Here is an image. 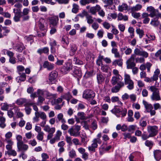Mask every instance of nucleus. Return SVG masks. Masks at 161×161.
Masks as SVG:
<instances>
[{
	"label": "nucleus",
	"mask_w": 161,
	"mask_h": 161,
	"mask_svg": "<svg viewBox=\"0 0 161 161\" xmlns=\"http://www.w3.org/2000/svg\"><path fill=\"white\" fill-rule=\"evenodd\" d=\"M13 10V12L14 14L13 18V19L14 22H17L20 21L21 18V21L22 22L29 20L30 18V16L29 15L30 11L29 8H24L22 12L19 9L14 8Z\"/></svg>",
	"instance_id": "1"
},
{
	"label": "nucleus",
	"mask_w": 161,
	"mask_h": 161,
	"mask_svg": "<svg viewBox=\"0 0 161 161\" xmlns=\"http://www.w3.org/2000/svg\"><path fill=\"white\" fill-rule=\"evenodd\" d=\"M148 89L153 92L151 98L152 100L158 101L160 100L159 91L158 89L155 86H149L147 87Z\"/></svg>",
	"instance_id": "2"
},
{
	"label": "nucleus",
	"mask_w": 161,
	"mask_h": 161,
	"mask_svg": "<svg viewBox=\"0 0 161 161\" xmlns=\"http://www.w3.org/2000/svg\"><path fill=\"white\" fill-rule=\"evenodd\" d=\"M147 10L150 13L149 16L153 18L155 16L157 17H160L161 18V14L158 12V10L154 9L153 7L152 6H149L147 7Z\"/></svg>",
	"instance_id": "3"
},
{
	"label": "nucleus",
	"mask_w": 161,
	"mask_h": 161,
	"mask_svg": "<svg viewBox=\"0 0 161 161\" xmlns=\"http://www.w3.org/2000/svg\"><path fill=\"white\" fill-rule=\"evenodd\" d=\"M125 83V85H128L127 87L129 90H132L134 88V83L131 80L129 75L125 74L124 76Z\"/></svg>",
	"instance_id": "4"
},
{
	"label": "nucleus",
	"mask_w": 161,
	"mask_h": 161,
	"mask_svg": "<svg viewBox=\"0 0 161 161\" xmlns=\"http://www.w3.org/2000/svg\"><path fill=\"white\" fill-rule=\"evenodd\" d=\"M72 64L70 62L66 63L61 68V72L64 74L68 73L72 69Z\"/></svg>",
	"instance_id": "5"
},
{
	"label": "nucleus",
	"mask_w": 161,
	"mask_h": 161,
	"mask_svg": "<svg viewBox=\"0 0 161 161\" xmlns=\"http://www.w3.org/2000/svg\"><path fill=\"white\" fill-rule=\"evenodd\" d=\"M147 131L151 137L156 135L158 133V127L157 126H148L147 127Z\"/></svg>",
	"instance_id": "6"
},
{
	"label": "nucleus",
	"mask_w": 161,
	"mask_h": 161,
	"mask_svg": "<svg viewBox=\"0 0 161 161\" xmlns=\"http://www.w3.org/2000/svg\"><path fill=\"white\" fill-rule=\"evenodd\" d=\"M135 55L134 54H132L131 55L130 57L127 60L126 62L127 65V69H132L136 66V64L135 63Z\"/></svg>",
	"instance_id": "7"
},
{
	"label": "nucleus",
	"mask_w": 161,
	"mask_h": 161,
	"mask_svg": "<svg viewBox=\"0 0 161 161\" xmlns=\"http://www.w3.org/2000/svg\"><path fill=\"white\" fill-rule=\"evenodd\" d=\"M58 75L57 72L55 71H53L50 73L48 77L49 83L51 84L55 83Z\"/></svg>",
	"instance_id": "8"
},
{
	"label": "nucleus",
	"mask_w": 161,
	"mask_h": 161,
	"mask_svg": "<svg viewBox=\"0 0 161 161\" xmlns=\"http://www.w3.org/2000/svg\"><path fill=\"white\" fill-rule=\"evenodd\" d=\"M40 118L42 120L46 119L47 115L44 112H39L33 118V122H38L39 121V118Z\"/></svg>",
	"instance_id": "9"
},
{
	"label": "nucleus",
	"mask_w": 161,
	"mask_h": 161,
	"mask_svg": "<svg viewBox=\"0 0 161 161\" xmlns=\"http://www.w3.org/2000/svg\"><path fill=\"white\" fill-rule=\"evenodd\" d=\"M95 96L94 92L92 90L89 89L85 91L83 94V98L86 99L93 98Z\"/></svg>",
	"instance_id": "10"
},
{
	"label": "nucleus",
	"mask_w": 161,
	"mask_h": 161,
	"mask_svg": "<svg viewBox=\"0 0 161 161\" xmlns=\"http://www.w3.org/2000/svg\"><path fill=\"white\" fill-rule=\"evenodd\" d=\"M134 53L135 56L136 55L142 56L145 58L148 57L149 54L146 52L143 51L142 49L140 50L138 48H136L134 50Z\"/></svg>",
	"instance_id": "11"
},
{
	"label": "nucleus",
	"mask_w": 161,
	"mask_h": 161,
	"mask_svg": "<svg viewBox=\"0 0 161 161\" xmlns=\"http://www.w3.org/2000/svg\"><path fill=\"white\" fill-rule=\"evenodd\" d=\"M17 151L19 152L22 151L25 152L27 151L28 148V146L27 144H25L23 142L17 143Z\"/></svg>",
	"instance_id": "12"
},
{
	"label": "nucleus",
	"mask_w": 161,
	"mask_h": 161,
	"mask_svg": "<svg viewBox=\"0 0 161 161\" xmlns=\"http://www.w3.org/2000/svg\"><path fill=\"white\" fill-rule=\"evenodd\" d=\"M92 143L91 146L88 147V149L90 151H95V148L97 147V143L100 144V141L99 139H93L92 141Z\"/></svg>",
	"instance_id": "13"
},
{
	"label": "nucleus",
	"mask_w": 161,
	"mask_h": 161,
	"mask_svg": "<svg viewBox=\"0 0 161 161\" xmlns=\"http://www.w3.org/2000/svg\"><path fill=\"white\" fill-rule=\"evenodd\" d=\"M124 83L123 82L120 81L117 83V85L115 86L112 87L111 89V92L113 93H116L118 92L120 89L124 86Z\"/></svg>",
	"instance_id": "14"
},
{
	"label": "nucleus",
	"mask_w": 161,
	"mask_h": 161,
	"mask_svg": "<svg viewBox=\"0 0 161 161\" xmlns=\"http://www.w3.org/2000/svg\"><path fill=\"white\" fill-rule=\"evenodd\" d=\"M122 78L120 75L117 76H114L112 77L111 82L113 85H114L116 83L119 82L121 81Z\"/></svg>",
	"instance_id": "15"
},
{
	"label": "nucleus",
	"mask_w": 161,
	"mask_h": 161,
	"mask_svg": "<svg viewBox=\"0 0 161 161\" xmlns=\"http://www.w3.org/2000/svg\"><path fill=\"white\" fill-rule=\"evenodd\" d=\"M72 75L74 76L77 78L78 80L81 77V72L80 69H75L73 70Z\"/></svg>",
	"instance_id": "16"
},
{
	"label": "nucleus",
	"mask_w": 161,
	"mask_h": 161,
	"mask_svg": "<svg viewBox=\"0 0 161 161\" xmlns=\"http://www.w3.org/2000/svg\"><path fill=\"white\" fill-rule=\"evenodd\" d=\"M98 3V0H80V3L82 5H85L90 3L94 4Z\"/></svg>",
	"instance_id": "17"
},
{
	"label": "nucleus",
	"mask_w": 161,
	"mask_h": 161,
	"mask_svg": "<svg viewBox=\"0 0 161 161\" xmlns=\"http://www.w3.org/2000/svg\"><path fill=\"white\" fill-rule=\"evenodd\" d=\"M58 20L59 19L58 16H55L50 19L49 21L50 24L52 25L53 26H55L57 25Z\"/></svg>",
	"instance_id": "18"
},
{
	"label": "nucleus",
	"mask_w": 161,
	"mask_h": 161,
	"mask_svg": "<svg viewBox=\"0 0 161 161\" xmlns=\"http://www.w3.org/2000/svg\"><path fill=\"white\" fill-rule=\"evenodd\" d=\"M54 64L48 62V61H45L43 64V67L44 68H47L48 70H51L54 68Z\"/></svg>",
	"instance_id": "19"
},
{
	"label": "nucleus",
	"mask_w": 161,
	"mask_h": 161,
	"mask_svg": "<svg viewBox=\"0 0 161 161\" xmlns=\"http://www.w3.org/2000/svg\"><path fill=\"white\" fill-rule=\"evenodd\" d=\"M68 132L69 133L70 136L77 137L79 136L80 135V132H78L73 128L71 127L69 128Z\"/></svg>",
	"instance_id": "20"
},
{
	"label": "nucleus",
	"mask_w": 161,
	"mask_h": 161,
	"mask_svg": "<svg viewBox=\"0 0 161 161\" xmlns=\"http://www.w3.org/2000/svg\"><path fill=\"white\" fill-rule=\"evenodd\" d=\"M142 103L147 112H149L151 110L153 109V106L151 104L148 103L145 100H143Z\"/></svg>",
	"instance_id": "21"
},
{
	"label": "nucleus",
	"mask_w": 161,
	"mask_h": 161,
	"mask_svg": "<svg viewBox=\"0 0 161 161\" xmlns=\"http://www.w3.org/2000/svg\"><path fill=\"white\" fill-rule=\"evenodd\" d=\"M65 143L63 141H61L59 142L58 144V146L59 147L58 150L59 153L61 154L62 153L65 151V149L64 146L65 145Z\"/></svg>",
	"instance_id": "22"
},
{
	"label": "nucleus",
	"mask_w": 161,
	"mask_h": 161,
	"mask_svg": "<svg viewBox=\"0 0 161 161\" xmlns=\"http://www.w3.org/2000/svg\"><path fill=\"white\" fill-rule=\"evenodd\" d=\"M77 115L79 117V118H77L75 117V119L76 121H79V119L81 120L86 119L88 118H89L90 117H86L85 116V113L83 112H78L77 114Z\"/></svg>",
	"instance_id": "23"
},
{
	"label": "nucleus",
	"mask_w": 161,
	"mask_h": 161,
	"mask_svg": "<svg viewBox=\"0 0 161 161\" xmlns=\"http://www.w3.org/2000/svg\"><path fill=\"white\" fill-rule=\"evenodd\" d=\"M160 74V70L157 69L154 72V74L153 76L151 77V79L152 81H156L158 79V75Z\"/></svg>",
	"instance_id": "24"
},
{
	"label": "nucleus",
	"mask_w": 161,
	"mask_h": 161,
	"mask_svg": "<svg viewBox=\"0 0 161 161\" xmlns=\"http://www.w3.org/2000/svg\"><path fill=\"white\" fill-rule=\"evenodd\" d=\"M154 157L157 161H159L161 159V151L157 150L154 152Z\"/></svg>",
	"instance_id": "25"
},
{
	"label": "nucleus",
	"mask_w": 161,
	"mask_h": 161,
	"mask_svg": "<svg viewBox=\"0 0 161 161\" xmlns=\"http://www.w3.org/2000/svg\"><path fill=\"white\" fill-rule=\"evenodd\" d=\"M101 9L99 5H97L95 7H92L90 8V11L92 14H95L97 11H98Z\"/></svg>",
	"instance_id": "26"
},
{
	"label": "nucleus",
	"mask_w": 161,
	"mask_h": 161,
	"mask_svg": "<svg viewBox=\"0 0 161 161\" xmlns=\"http://www.w3.org/2000/svg\"><path fill=\"white\" fill-rule=\"evenodd\" d=\"M70 54L73 55L77 50V47L76 44H72L70 45Z\"/></svg>",
	"instance_id": "27"
},
{
	"label": "nucleus",
	"mask_w": 161,
	"mask_h": 161,
	"mask_svg": "<svg viewBox=\"0 0 161 161\" xmlns=\"http://www.w3.org/2000/svg\"><path fill=\"white\" fill-rule=\"evenodd\" d=\"M44 130L48 133H54L55 131V127L50 128L49 126L47 125L44 126Z\"/></svg>",
	"instance_id": "28"
},
{
	"label": "nucleus",
	"mask_w": 161,
	"mask_h": 161,
	"mask_svg": "<svg viewBox=\"0 0 161 161\" xmlns=\"http://www.w3.org/2000/svg\"><path fill=\"white\" fill-rule=\"evenodd\" d=\"M45 23V20L43 19H40L39 23V26L41 31H44L46 30L45 26L44 25V23Z\"/></svg>",
	"instance_id": "29"
},
{
	"label": "nucleus",
	"mask_w": 161,
	"mask_h": 161,
	"mask_svg": "<svg viewBox=\"0 0 161 161\" xmlns=\"http://www.w3.org/2000/svg\"><path fill=\"white\" fill-rule=\"evenodd\" d=\"M159 17H156L155 18L152 19L150 24L154 27H157L159 24V21L158 20Z\"/></svg>",
	"instance_id": "30"
},
{
	"label": "nucleus",
	"mask_w": 161,
	"mask_h": 161,
	"mask_svg": "<svg viewBox=\"0 0 161 161\" xmlns=\"http://www.w3.org/2000/svg\"><path fill=\"white\" fill-rule=\"evenodd\" d=\"M112 65L115 67L117 65L122 67L123 64L122 60L121 59H116L113 61L112 63Z\"/></svg>",
	"instance_id": "31"
},
{
	"label": "nucleus",
	"mask_w": 161,
	"mask_h": 161,
	"mask_svg": "<svg viewBox=\"0 0 161 161\" xmlns=\"http://www.w3.org/2000/svg\"><path fill=\"white\" fill-rule=\"evenodd\" d=\"M142 8V5L140 4H136L130 8V12H136L140 10Z\"/></svg>",
	"instance_id": "32"
},
{
	"label": "nucleus",
	"mask_w": 161,
	"mask_h": 161,
	"mask_svg": "<svg viewBox=\"0 0 161 161\" xmlns=\"http://www.w3.org/2000/svg\"><path fill=\"white\" fill-rule=\"evenodd\" d=\"M72 96L69 92H67L64 93L62 94L61 96V97H62L63 99H66L68 101L72 98Z\"/></svg>",
	"instance_id": "33"
},
{
	"label": "nucleus",
	"mask_w": 161,
	"mask_h": 161,
	"mask_svg": "<svg viewBox=\"0 0 161 161\" xmlns=\"http://www.w3.org/2000/svg\"><path fill=\"white\" fill-rule=\"evenodd\" d=\"M118 20L124 21H127L128 20V17L127 16L125 15H123L121 13H119L118 15Z\"/></svg>",
	"instance_id": "34"
},
{
	"label": "nucleus",
	"mask_w": 161,
	"mask_h": 161,
	"mask_svg": "<svg viewBox=\"0 0 161 161\" xmlns=\"http://www.w3.org/2000/svg\"><path fill=\"white\" fill-rule=\"evenodd\" d=\"M112 53L114 54L115 58H119L120 57V55L119 52L118 51V50L117 48L113 47L111 50Z\"/></svg>",
	"instance_id": "35"
},
{
	"label": "nucleus",
	"mask_w": 161,
	"mask_h": 161,
	"mask_svg": "<svg viewBox=\"0 0 161 161\" xmlns=\"http://www.w3.org/2000/svg\"><path fill=\"white\" fill-rule=\"evenodd\" d=\"M97 79L98 83L101 84L104 81L105 78L101 74H98L97 75Z\"/></svg>",
	"instance_id": "36"
},
{
	"label": "nucleus",
	"mask_w": 161,
	"mask_h": 161,
	"mask_svg": "<svg viewBox=\"0 0 161 161\" xmlns=\"http://www.w3.org/2000/svg\"><path fill=\"white\" fill-rule=\"evenodd\" d=\"M37 52L40 54L42 53H47L49 52V49L47 47H44L43 48L39 49Z\"/></svg>",
	"instance_id": "37"
},
{
	"label": "nucleus",
	"mask_w": 161,
	"mask_h": 161,
	"mask_svg": "<svg viewBox=\"0 0 161 161\" xmlns=\"http://www.w3.org/2000/svg\"><path fill=\"white\" fill-rule=\"evenodd\" d=\"M63 114L62 113H59L57 115V118L58 121H60L61 123H66V121L64 118H63Z\"/></svg>",
	"instance_id": "38"
},
{
	"label": "nucleus",
	"mask_w": 161,
	"mask_h": 161,
	"mask_svg": "<svg viewBox=\"0 0 161 161\" xmlns=\"http://www.w3.org/2000/svg\"><path fill=\"white\" fill-rule=\"evenodd\" d=\"M79 9V6L75 3L73 4V8L72 9V13L76 14L78 12Z\"/></svg>",
	"instance_id": "39"
},
{
	"label": "nucleus",
	"mask_w": 161,
	"mask_h": 161,
	"mask_svg": "<svg viewBox=\"0 0 161 161\" xmlns=\"http://www.w3.org/2000/svg\"><path fill=\"white\" fill-rule=\"evenodd\" d=\"M128 6L126 4H122L121 5L119 6L118 7V10L120 11H122L124 10H126L127 9Z\"/></svg>",
	"instance_id": "40"
},
{
	"label": "nucleus",
	"mask_w": 161,
	"mask_h": 161,
	"mask_svg": "<svg viewBox=\"0 0 161 161\" xmlns=\"http://www.w3.org/2000/svg\"><path fill=\"white\" fill-rule=\"evenodd\" d=\"M26 102V100L24 98H19L17 100L16 103L19 105H21Z\"/></svg>",
	"instance_id": "41"
},
{
	"label": "nucleus",
	"mask_w": 161,
	"mask_h": 161,
	"mask_svg": "<svg viewBox=\"0 0 161 161\" xmlns=\"http://www.w3.org/2000/svg\"><path fill=\"white\" fill-rule=\"evenodd\" d=\"M61 42L63 44H66L67 45H68L69 43L68 38L65 36H64L62 37Z\"/></svg>",
	"instance_id": "42"
},
{
	"label": "nucleus",
	"mask_w": 161,
	"mask_h": 161,
	"mask_svg": "<svg viewBox=\"0 0 161 161\" xmlns=\"http://www.w3.org/2000/svg\"><path fill=\"white\" fill-rule=\"evenodd\" d=\"M44 133L43 132L38 133L36 136V138L39 141H42L43 139Z\"/></svg>",
	"instance_id": "43"
},
{
	"label": "nucleus",
	"mask_w": 161,
	"mask_h": 161,
	"mask_svg": "<svg viewBox=\"0 0 161 161\" xmlns=\"http://www.w3.org/2000/svg\"><path fill=\"white\" fill-rule=\"evenodd\" d=\"M19 80L24 81L26 79V75L24 73H22L19 77H18L17 78Z\"/></svg>",
	"instance_id": "44"
},
{
	"label": "nucleus",
	"mask_w": 161,
	"mask_h": 161,
	"mask_svg": "<svg viewBox=\"0 0 161 161\" xmlns=\"http://www.w3.org/2000/svg\"><path fill=\"white\" fill-rule=\"evenodd\" d=\"M136 127V125H131L129 126L128 127V131L133 132L135 130Z\"/></svg>",
	"instance_id": "45"
},
{
	"label": "nucleus",
	"mask_w": 161,
	"mask_h": 161,
	"mask_svg": "<svg viewBox=\"0 0 161 161\" xmlns=\"http://www.w3.org/2000/svg\"><path fill=\"white\" fill-rule=\"evenodd\" d=\"M145 144L147 146L149 147L150 148H151L153 147V143L151 141L147 140L145 142Z\"/></svg>",
	"instance_id": "46"
},
{
	"label": "nucleus",
	"mask_w": 161,
	"mask_h": 161,
	"mask_svg": "<svg viewBox=\"0 0 161 161\" xmlns=\"http://www.w3.org/2000/svg\"><path fill=\"white\" fill-rule=\"evenodd\" d=\"M62 135L61 132L59 130H58L56 132V133L54 137L56 139H57V141H58L60 140V137Z\"/></svg>",
	"instance_id": "47"
},
{
	"label": "nucleus",
	"mask_w": 161,
	"mask_h": 161,
	"mask_svg": "<svg viewBox=\"0 0 161 161\" xmlns=\"http://www.w3.org/2000/svg\"><path fill=\"white\" fill-rule=\"evenodd\" d=\"M69 157L71 158H75L76 156L75 152L74 150L72 149L69 152Z\"/></svg>",
	"instance_id": "48"
},
{
	"label": "nucleus",
	"mask_w": 161,
	"mask_h": 161,
	"mask_svg": "<svg viewBox=\"0 0 161 161\" xmlns=\"http://www.w3.org/2000/svg\"><path fill=\"white\" fill-rule=\"evenodd\" d=\"M137 33L139 35V37L141 38L144 34V31L143 30H141L140 29H137L136 30Z\"/></svg>",
	"instance_id": "49"
},
{
	"label": "nucleus",
	"mask_w": 161,
	"mask_h": 161,
	"mask_svg": "<svg viewBox=\"0 0 161 161\" xmlns=\"http://www.w3.org/2000/svg\"><path fill=\"white\" fill-rule=\"evenodd\" d=\"M86 19L87 20V23L90 24L93 22V20L92 19V17L90 15H87L86 16Z\"/></svg>",
	"instance_id": "50"
},
{
	"label": "nucleus",
	"mask_w": 161,
	"mask_h": 161,
	"mask_svg": "<svg viewBox=\"0 0 161 161\" xmlns=\"http://www.w3.org/2000/svg\"><path fill=\"white\" fill-rule=\"evenodd\" d=\"M132 16L135 18L138 19L140 17L141 15L139 13H136L135 12H130Z\"/></svg>",
	"instance_id": "51"
},
{
	"label": "nucleus",
	"mask_w": 161,
	"mask_h": 161,
	"mask_svg": "<svg viewBox=\"0 0 161 161\" xmlns=\"http://www.w3.org/2000/svg\"><path fill=\"white\" fill-rule=\"evenodd\" d=\"M88 15V13L85 10H83L81 13L78 14L77 15L78 17L81 18H83L85 16H86Z\"/></svg>",
	"instance_id": "52"
},
{
	"label": "nucleus",
	"mask_w": 161,
	"mask_h": 161,
	"mask_svg": "<svg viewBox=\"0 0 161 161\" xmlns=\"http://www.w3.org/2000/svg\"><path fill=\"white\" fill-rule=\"evenodd\" d=\"M108 69L109 67L108 65L102 64L101 69L103 72H107Z\"/></svg>",
	"instance_id": "53"
},
{
	"label": "nucleus",
	"mask_w": 161,
	"mask_h": 161,
	"mask_svg": "<svg viewBox=\"0 0 161 161\" xmlns=\"http://www.w3.org/2000/svg\"><path fill=\"white\" fill-rule=\"evenodd\" d=\"M2 30L4 31L2 34L3 37L4 36H6L7 34L10 31V30L7 29L6 27H2Z\"/></svg>",
	"instance_id": "54"
},
{
	"label": "nucleus",
	"mask_w": 161,
	"mask_h": 161,
	"mask_svg": "<svg viewBox=\"0 0 161 161\" xmlns=\"http://www.w3.org/2000/svg\"><path fill=\"white\" fill-rule=\"evenodd\" d=\"M73 61L76 64L81 65L83 64L82 61L77 59L75 57L74 58Z\"/></svg>",
	"instance_id": "55"
},
{
	"label": "nucleus",
	"mask_w": 161,
	"mask_h": 161,
	"mask_svg": "<svg viewBox=\"0 0 161 161\" xmlns=\"http://www.w3.org/2000/svg\"><path fill=\"white\" fill-rule=\"evenodd\" d=\"M16 57L18 59V62H23L25 60V58L20 54H18L17 55Z\"/></svg>",
	"instance_id": "56"
},
{
	"label": "nucleus",
	"mask_w": 161,
	"mask_h": 161,
	"mask_svg": "<svg viewBox=\"0 0 161 161\" xmlns=\"http://www.w3.org/2000/svg\"><path fill=\"white\" fill-rule=\"evenodd\" d=\"M5 119L4 118H2L0 120V127L2 128H4L6 126L5 124Z\"/></svg>",
	"instance_id": "57"
},
{
	"label": "nucleus",
	"mask_w": 161,
	"mask_h": 161,
	"mask_svg": "<svg viewBox=\"0 0 161 161\" xmlns=\"http://www.w3.org/2000/svg\"><path fill=\"white\" fill-rule=\"evenodd\" d=\"M25 48V47L23 45H19L17 46L16 51L19 52H21Z\"/></svg>",
	"instance_id": "58"
},
{
	"label": "nucleus",
	"mask_w": 161,
	"mask_h": 161,
	"mask_svg": "<svg viewBox=\"0 0 161 161\" xmlns=\"http://www.w3.org/2000/svg\"><path fill=\"white\" fill-rule=\"evenodd\" d=\"M57 2L59 4H66L69 3V0H57Z\"/></svg>",
	"instance_id": "59"
},
{
	"label": "nucleus",
	"mask_w": 161,
	"mask_h": 161,
	"mask_svg": "<svg viewBox=\"0 0 161 161\" xmlns=\"http://www.w3.org/2000/svg\"><path fill=\"white\" fill-rule=\"evenodd\" d=\"M2 106L1 107V109L3 110H7L8 109V106L7 103H2Z\"/></svg>",
	"instance_id": "60"
},
{
	"label": "nucleus",
	"mask_w": 161,
	"mask_h": 161,
	"mask_svg": "<svg viewBox=\"0 0 161 161\" xmlns=\"http://www.w3.org/2000/svg\"><path fill=\"white\" fill-rule=\"evenodd\" d=\"M41 1L42 3H45L47 4H50L51 5H53L55 3L52 2V0H40Z\"/></svg>",
	"instance_id": "61"
},
{
	"label": "nucleus",
	"mask_w": 161,
	"mask_h": 161,
	"mask_svg": "<svg viewBox=\"0 0 161 161\" xmlns=\"http://www.w3.org/2000/svg\"><path fill=\"white\" fill-rule=\"evenodd\" d=\"M41 32H37V35L38 37H42L46 35L47 30H44V31H41Z\"/></svg>",
	"instance_id": "62"
},
{
	"label": "nucleus",
	"mask_w": 161,
	"mask_h": 161,
	"mask_svg": "<svg viewBox=\"0 0 161 161\" xmlns=\"http://www.w3.org/2000/svg\"><path fill=\"white\" fill-rule=\"evenodd\" d=\"M65 140L69 145H71L72 144V142L71 140V138L68 136H65Z\"/></svg>",
	"instance_id": "63"
},
{
	"label": "nucleus",
	"mask_w": 161,
	"mask_h": 161,
	"mask_svg": "<svg viewBox=\"0 0 161 161\" xmlns=\"http://www.w3.org/2000/svg\"><path fill=\"white\" fill-rule=\"evenodd\" d=\"M142 138L143 140H145L150 137H151V136H149V135H147L145 133H143L141 135Z\"/></svg>",
	"instance_id": "64"
}]
</instances>
